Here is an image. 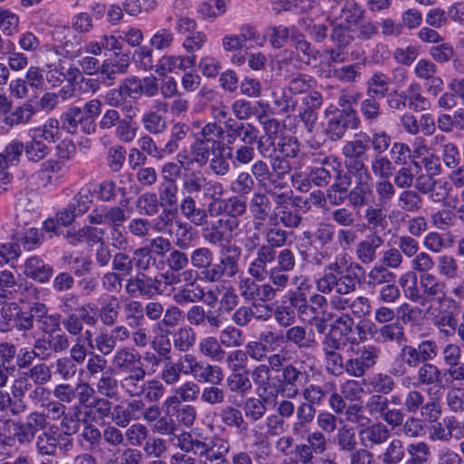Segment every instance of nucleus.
<instances>
[{
	"mask_svg": "<svg viewBox=\"0 0 464 464\" xmlns=\"http://www.w3.org/2000/svg\"><path fill=\"white\" fill-rule=\"evenodd\" d=\"M417 280V276H414L411 285L404 290V295L410 301L425 305L440 295L444 296L446 283L436 275L420 274L419 283Z\"/></svg>",
	"mask_w": 464,
	"mask_h": 464,
	"instance_id": "39448f33",
	"label": "nucleus"
},
{
	"mask_svg": "<svg viewBox=\"0 0 464 464\" xmlns=\"http://www.w3.org/2000/svg\"><path fill=\"white\" fill-rule=\"evenodd\" d=\"M363 383L371 392L379 395H387L395 388L392 376L383 372H376L368 376Z\"/></svg>",
	"mask_w": 464,
	"mask_h": 464,
	"instance_id": "37998d69",
	"label": "nucleus"
},
{
	"mask_svg": "<svg viewBox=\"0 0 464 464\" xmlns=\"http://www.w3.org/2000/svg\"><path fill=\"white\" fill-rule=\"evenodd\" d=\"M361 124V120L354 109L339 111L327 121L326 134L332 141L343 138L348 129L356 130Z\"/></svg>",
	"mask_w": 464,
	"mask_h": 464,
	"instance_id": "1a4fd4ad",
	"label": "nucleus"
},
{
	"mask_svg": "<svg viewBox=\"0 0 464 464\" xmlns=\"http://www.w3.org/2000/svg\"><path fill=\"white\" fill-rule=\"evenodd\" d=\"M334 324L331 326L330 331L328 333H335V336L343 342V344L347 343L355 344L357 343V339L355 337L351 336L353 332L354 321L350 316V314H345L341 316L334 317Z\"/></svg>",
	"mask_w": 464,
	"mask_h": 464,
	"instance_id": "a19ab883",
	"label": "nucleus"
},
{
	"mask_svg": "<svg viewBox=\"0 0 464 464\" xmlns=\"http://www.w3.org/2000/svg\"><path fill=\"white\" fill-rule=\"evenodd\" d=\"M409 459L405 464H429L430 458V448L425 441L410 443L407 446Z\"/></svg>",
	"mask_w": 464,
	"mask_h": 464,
	"instance_id": "338daca9",
	"label": "nucleus"
},
{
	"mask_svg": "<svg viewBox=\"0 0 464 464\" xmlns=\"http://www.w3.org/2000/svg\"><path fill=\"white\" fill-rule=\"evenodd\" d=\"M276 258V251L271 246L261 245L247 266L248 276L256 278L257 281H263L269 271L268 266L272 265Z\"/></svg>",
	"mask_w": 464,
	"mask_h": 464,
	"instance_id": "dca6fc26",
	"label": "nucleus"
},
{
	"mask_svg": "<svg viewBox=\"0 0 464 464\" xmlns=\"http://www.w3.org/2000/svg\"><path fill=\"white\" fill-rule=\"evenodd\" d=\"M176 446L183 452H193L198 455L208 442V437L198 428L182 431L176 436Z\"/></svg>",
	"mask_w": 464,
	"mask_h": 464,
	"instance_id": "aec40b11",
	"label": "nucleus"
},
{
	"mask_svg": "<svg viewBox=\"0 0 464 464\" xmlns=\"http://www.w3.org/2000/svg\"><path fill=\"white\" fill-rule=\"evenodd\" d=\"M28 376L36 384V387L30 394V398H34L43 394L44 388L41 387L52 380L53 372L51 367L44 362H40L30 368Z\"/></svg>",
	"mask_w": 464,
	"mask_h": 464,
	"instance_id": "09e8293b",
	"label": "nucleus"
},
{
	"mask_svg": "<svg viewBox=\"0 0 464 464\" xmlns=\"http://www.w3.org/2000/svg\"><path fill=\"white\" fill-rule=\"evenodd\" d=\"M146 371L143 365H139V368L132 372L126 373L125 376L120 381V385L122 391L132 398H140L141 388L145 382Z\"/></svg>",
	"mask_w": 464,
	"mask_h": 464,
	"instance_id": "473e14b6",
	"label": "nucleus"
},
{
	"mask_svg": "<svg viewBox=\"0 0 464 464\" xmlns=\"http://www.w3.org/2000/svg\"><path fill=\"white\" fill-rule=\"evenodd\" d=\"M180 212L190 223L197 227L208 224V215L204 208H198L191 196H186L179 204Z\"/></svg>",
	"mask_w": 464,
	"mask_h": 464,
	"instance_id": "c9c22d12",
	"label": "nucleus"
},
{
	"mask_svg": "<svg viewBox=\"0 0 464 464\" xmlns=\"http://www.w3.org/2000/svg\"><path fill=\"white\" fill-rule=\"evenodd\" d=\"M391 436L388 427L382 422H375L359 431V438L362 446L372 449L382 445Z\"/></svg>",
	"mask_w": 464,
	"mask_h": 464,
	"instance_id": "bb28decb",
	"label": "nucleus"
},
{
	"mask_svg": "<svg viewBox=\"0 0 464 464\" xmlns=\"http://www.w3.org/2000/svg\"><path fill=\"white\" fill-rule=\"evenodd\" d=\"M28 135L34 136L44 142L54 143L60 139V121L55 118H49L44 125L30 129Z\"/></svg>",
	"mask_w": 464,
	"mask_h": 464,
	"instance_id": "a18cd8bd",
	"label": "nucleus"
},
{
	"mask_svg": "<svg viewBox=\"0 0 464 464\" xmlns=\"http://www.w3.org/2000/svg\"><path fill=\"white\" fill-rule=\"evenodd\" d=\"M62 128L68 132L75 133L79 126L83 132L91 134L96 130V125L93 122L85 121L82 108L78 106H70L61 115Z\"/></svg>",
	"mask_w": 464,
	"mask_h": 464,
	"instance_id": "4be33fe9",
	"label": "nucleus"
},
{
	"mask_svg": "<svg viewBox=\"0 0 464 464\" xmlns=\"http://www.w3.org/2000/svg\"><path fill=\"white\" fill-rule=\"evenodd\" d=\"M129 65V58L126 55L115 54L104 60L100 70L102 83L107 87L113 85L117 75L126 73Z\"/></svg>",
	"mask_w": 464,
	"mask_h": 464,
	"instance_id": "5701e85b",
	"label": "nucleus"
},
{
	"mask_svg": "<svg viewBox=\"0 0 464 464\" xmlns=\"http://www.w3.org/2000/svg\"><path fill=\"white\" fill-rule=\"evenodd\" d=\"M285 177L271 174L261 186L266 194L271 197L274 202L284 203L289 197H293V191L285 180Z\"/></svg>",
	"mask_w": 464,
	"mask_h": 464,
	"instance_id": "c85d7f7f",
	"label": "nucleus"
},
{
	"mask_svg": "<svg viewBox=\"0 0 464 464\" xmlns=\"http://www.w3.org/2000/svg\"><path fill=\"white\" fill-rule=\"evenodd\" d=\"M176 229L174 232V244L182 250L189 249L194 246L197 240V235L193 231L192 227L182 221L175 222Z\"/></svg>",
	"mask_w": 464,
	"mask_h": 464,
	"instance_id": "6e6d98bb",
	"label": "nucleus"
},
{
	"mask_svg": "<svg viewBox=\"0 0 464 464\" xmlns=\"http://www.w3.org/2000/svg\"><path fill=\"white\" fill-rule=\"evenodd\" d=\"M368 150L369 147L365 138L361 137V132L356 134L354 139L345 142L342 149V153L345 159L344 164L365 162Z\"/></svg>",
	"mask_w": 464,
	"mask_h": 464,
	"instance_id": "7c9ffc66",
	"label": "nucleus"
},
{
	"mask_svg": "<svg viewBox=\"0 0 464 464\" xmlns=\"http://www.w3.org/2000/svg\"><path fill=\"white\" fill-rule=\"evenodd\" d=\"M251 382L256 385V392L265 401L276 398L279 388L274 382L272 372L266 363H259L251 371Z\"/></svg>",
	"mask_w": 464,
	"mask_h": 464,
	"instance_id": "4468645a",
	"label": "nucleus"
},
{
	"mask_svg": "<svg viewBox=\"0 0 464 464\" xmlns=\"http://www.w3.org/2000/svg\"><path fill=\"white\" fill-rule=\"evenodd\" d=\"M120 302L114 295H111L102 303L98 310V318L105 326H113L120 315Z\"/></svg>",
	"mask_w": 464,
	"mask_h": 464,
	"instance_id": "13d9d810",
	"label": "nucleus"
},
{
	"mask_svg": "<svg viewBox=\"0 0 464 464\" xmlns=\"http://www.w3.org/2000/svg\"><path fill=\"white\" fill-rule=\"evenodd\" d=\"M230 451V443L221 437H215L208 442L199 454V459L207 464H228L227 455Z\"/></svg>",
	"mask_w": 464,
	"mask_h": 464,
	"instance_id": "412c9836",
	"label": "nucleus"
},
{
	"mask_svg": "<svg viewBox=\"0 0 464 464\" xmlns=\"http://www.w3.org/2000/svg\"><path fill=\"white\" fill-rule=\"evenodd\" d=\"M407 106L410 110L419 112L430 108V102L422 94L421 87L418 82H411L405 90Z\"/></svg>",
	"mask_w": 464,
	"mask_h": 464,
	"instance_id": "3c124183",
	"label": "nucleus"
},
{
	"mask_svg": "<svg viewBox=\"0 0 464 464\" xmlns=\"http://www.w3.org/2000/svg\"><path fill=\"white\" fill-rule=\"evenodd\" d=\"M361 137H364L368 147L372 148L375 155L385 153L392 146V136L385 130H372L370 134L361 132Z\"/></svg>",
	"mask_w": 464,
	"mask_h": 464,
	"instance_id": "603ef678",
	"label": "nucleus"
},
{
	"mask_svg": "<svg viewBox=\"0 0 464 464\" xmlns=\"http://www.w3.org/2000/svg\"><path fill=\"white\" fill-rule=\"evenodd\" d=\"M125 320L129 327H139L144 323V309L140 301L130 299L123 305Z\"/></svg>",
	"mask_w": 464,
	"mask_h": 464,
	"instance_id": "69168bd1",
	"label": "nucleus"
},
{
	"mask_svg": "<svg viewBox=\"0 0 464 464\" xmlns=\"http://www.w3.org/2000/svg\"><path fill=\"white\" fill-rule=\"evenodd\" d=\"M464 303V279L451 284L449 293L444 291V296L438 298V304L445 305L450 310L459 312Z\"/></svg>",
	"mask_w": 464,
	"mask_h": 464,
	"instance_id": "ea45409f",
	"label": "nucleus"
},
{
	"mask_svg": "<svg viewBox=\"0 0 464 464\" xmlns=\"http://www.w3.org/2000/svg\"><path fill=\"white\" fill-rule=\"evenodd\" d=\"M239 224V219L234 217H220L211 224L204 225L201 235L209 245L219 246L224 242H230L232 234L238 228Z\"/></svg>",
	"mask_w": 464,
	"mask_h": 464,
	"instance_id": "6e6552de",
	"label": "nucleus"
},
{
	"mask_svg": "<svg viewBox=\"0 0 464 464\" xmlns=\"http://www.w3.org/2000/svg\"><path fill=\"white\" fill-rule=\"evenodd\" d=\"M293 197H289L284 203L278 204L274 202L276 208L269 217L270 222H281L285 227L296 228L299 227L302 217L297 210H293L289 207L292 203Z\"/></svg>",
	"mask_w": 464,
	"mask_h": 464,
	"instance_id": "cd10ccee",
	"label": "nucleus"
},
{
	"mask_svg": "<svg viewBox=\"0 0 464 464\" xmlns=\"http://www.w3.org/2000/svg\"><path fill=\"white\" fill-rule=\"evenodd\" d=\"M312 161L318 166L309 169L308 179L317 187H326L333 179L338 181L343 177L342 163L335 156H315Z\"/></svg>",
	"mask_w": 464,
	"mask_h": 464,
	"instance_id": "423d86ee",
	"label": "nucleus"
},
{
	"mask_svg": "<svg viewBox=\"0 0 464 464\" xmlns=\"http://www.w3.org/2000/svg\"><path fill=\"white\" fill-rule=\"evenodd\" d=\"M454 312L456 311L440 304L439 306L430 304L425 309V314L432 324L445 337L452 336L458 329V319Z\"/></svg>",
	"mask_w": 464,
	"mask_h": 464,
	"instance_id": "f8f14e48",
	"label": "nucleus"
},
{
	"mask_svg": "<svg viewBox=\"0 0 464 464\" xmlns=\"http://www.w3.org/2000/svg\"><path fill=\"white\" fill-rule=\"evenodd\" d=\"M226 130L228 145L235 143L237 139L244 143L256 144L258 154L263 159L272 158L277 150L276 139L264 134L258 136V129L250 122H237L228 118L226 121Z\"/></svg>",
	"mask_w": 464,
	"mask_h": 464,
	"instance_id": "f03ea898",
	"label": "nucleus"
},
{
	"mask_svg": "<svg viewBox=\"0 0 464 464\" xmlns=\"http://www.w3.org/2000/svg\"><path fill=\"white\" fill-rule=\"evenodd\" d=\"M24 143L19 140H12L0 152V172L5 171L10 166H16L24 152Z\"/></svg>",
	"mask_w": 464,
	"mask_h": 464,
	"instance_id": "49530a36",
	"label": "nucleus"
},
{
	"mask_svg": "<svg viewBox=\"0 0 464 464\" xmlns=\"http://www.w3.org/2000/svg\"><path fill=\"white\" fill-rule=\"evenodd\" d=\"M89 223L93 225L122 226L127 219L125 211L118 206H99L87 216Z\"/></svg>",
	"mask_w": 464,
	"mask_h": 464,
	"instance_id": "a211bd4d",
	"label": "nucleus"
},
{
	"mask_svg": "<svg viewBox=\"0 0 464 464\" xmlns=\"http://www.w3.org/2000/svg\"><path fill=\"white\" fill-rule=\"evenodd\" d=\"M347 199L353 208H362L373 203V184H353V187L347 190Z\"/></svg>",
	"mask_w": 464,
	"mask_h": 464,
	"instance_id": "f704fd0d",
	"label": "nucleus"
},
{
	"mask_svg": "<svg viewBox=\"0 0 464 464\" xmlns=\"http://www.w3.org/2000/svg\"><path fill=\"white\" fill-rule=\"evenodd\" d=\"M205 297V290L200 285H182L173 288V301L179 305L200 302Z\"/></svg>",
	"mask_w": 464,
	"mask_h": 464,
	"instance_id": "e433bc0d",
	"label": "nucleus"
},
{
	"mask_svg": "<svg viewBox=\"0 0 464 464\" xmlns=\"http://www.w3.org/2000/svg\"><path fill=\"white\" fill-rule=\"evenodd\" d=\"M334 389V382H328L323 385L311 383L302 390V397L305 402L316 408L323 404Z\"/></svg>",
	"mask_w": 464,
	"mask_h": 464,
	"instance_id": "79ce46f5",
	"label": "nucleus"
},
{
	"mask_svg": "<svg viewBox=\"0 0 464 464\" xmlns=\"http://www.w3.org/2000/svg\"><path fill=\"white\" fill-rule=\"evenodd\" d=\"M302 304L298 302L296 287L286 292L281 303L274 311L275 321L281 327H289L295 323L296 314L300 317Z\"/></svg>",
	"mask_w": 464,
	"mask_h": 464,
	"instance_id": "9b49d317",
	"label": "nucleus"
},
{
	"mask_svg": "<svg viewBox=\"0 0 464 464\" xmlns=\"http://www.w3.org/2000/svg\"><path fill=\"white\" fill-rule=\"evenodd\" d=\"M241 248L235 244H228L221 250L218 263H211L199 272L200 278L206 283H218L222 278H235L240 272L239 260Z\"/></svg>",
	"mask_w": 464,
	"mask_h": 464,
	"instance_id": "20e7f679",
	"label": "nucleus"
},
{
	"mask_svg": "<svg viewBox=\"0 0 464 464\" xmlns=\"http://www.w3.org/2000/svg\"><path fill=\"white\" fill-rule=\"evenodd\" d=\"M389 91V78L383 72H374L366 82V94L382 99Z\"/></svg>",
	"mask_w": 464,
	"mask_h": 464,
	"instance_id": "052dcab7",
	"label": "nucleus"
},
{
	"mask_svg": "<svg viewBox=\"0 0 464 464\" xmlns=\"http://www.w3.org/2000/svg\"><path fill=\"white\" fill-rule=\"evenodd\" d=\"M397 359L401 361L397 366H392L391 373L394 376L402 375L406 372V367L416 368L422 362L418 352L412 345H403L397 354Z\"/></svg>",
	"mask_w": 464,
	"mask_h": 464,
	"instance_id": "58836bf2",
	"label": "nucleus"
},
{
	"mask_svg": "<svg viewBox=\"0 0 464 464\" xmlns=\"http://www.w3.org/2000/svg\"><path fill=\"white\" fill-rule=\"evenodd\" d=\"M384 239L377 233H371L361 240L355 249L357 259L363 265L373 263L377 258V250L383 245Z\"/></svg>",
	"mask_w": 464,
	"mask_h": 464,
	"instance_id": "a878e982",
	"label": "nucleus"
},
{
	"mask_svg": "<svg viewBox=\"0 0 464 464\" xmlns=\"http://www.w3.org/2000/svg\"><path fill=\"white\" fill-rule=\"evenodd\" d=\"M280 336L273 331L260 334L259 340L250 341L245 346L246 356L257 362L266 361L270 351H274L273 344L280 340Z\"/></svg>",
	"mask_w": 464,
	"mask_h": 464,
	"instance_id": "f3484780",
	"label": "nucleus"
},
{
	"mask_svg": "<svg viewBox=\"0 0 464 464\" xmlns=\"http://www.w3.org/2000/svg\"><path fill=\"white\" fill-rule=\"evenodd\" d=\"M364 9L355 0H343L341 10L331 5L329 15L334 20H341L345 25H355L364 16Z\"/></svg>",
	"mask_w": 464,
	"mask_h": 464,
	"instance_id": "b1692460",
	"label": "nucleus"
},
{
	"mask_svg": "<svg viewBox=\"0 0 464 464\" xmlns=\"http://www.w3.org/2000/svg\"><path fill=\"white\" fill-rule=\"evenodd\" d=\"M365 273L364 268L357 262H349L339 272L325 273L315 282L316 289L322 294L349 295L354 292L361 283V276Z\"/></svg>",
	"mask_w": 464,
	"mask_h": 464,
	"instance_id": "7ed1b4c3",
	"label": "nucleus"
},
{
	"mask_svg": "<svg viewBox=\"0 0 464 464\" xmlns=\"http://www.w3.org/2000/svg\"><path fill=\"white\" fill-rule=\"evenodd\" d=\"M292 38L300 60L309 66H316L319 51L313 47L302 34H297L295 27H292Z\"/></svg>",
	"mask_w": 464,
	"mask_h": 464,
	"instance_id": "4c0bfd02",
	"label": "nucleus"
},
{
	"mask_svg": "<svg viewBox=\"0 0 464 464\" xmlns=\"http://www.w3.org/2000/svg\"><path fill=\"white\" fill-rule=\"evenodd\" d=\"M322 351L326 372L333 376L340 377L344 372L345 362L339 351L343 350L346 345L338 337L335 333H326L322 340Z\"/></svg>",
	"mask_w": 464,
	"mask_h": 464,
	"instance_id": "0eeeda50",
	"label": "nucleus"
},
{
	"mask_svg": "<svg viewBox=\"0 0 464 464\" xmlns=\"http://www.w3.org/2000/svg\"><path fill=\"white\" fill-rule=\"evenodd\" d=\"M378 458L383 464H400L405 458V449L402 440L392 439Z\"/></svg>",
	"mask_w": 464,
	"mask_h": 464,
	"instance_id": "0e129e2a",
	"label": "nucleus"
},
{
	"mask_svg": "<svg viewBox=\"0 0 464 464\" xmlns=\"http://www.w3.org/2000/svg\"><path fill=\"white\" fill-rule=\"evenodd\" d=\"M125 291L132 297L139 295L151 297L148 276L143 273H139L126 279Z\"/></svg>",
	"mask_w": 464,
	"mask_h": 464,
	"instance_id": "680f3d73",
	"label": "nucleus"
},
{
	"mask_svg": "<svg viewBox=\"0 0 464 464\" xmlns=\"http://www.w3.org/2000/svg\"><path fill=\"white\" fill-rule=\"evenodd\" d=\"M169 111V103L161 100H154L152 107L145 111L141 116V124L143 129L154 135H160L163 133L168 124L165 118L160 114L167 113Z\"/></svg>",
	"mask_w": 464,
	"mask_h": 464,
	"instance_id": "2eb2a0df",
	"label": "nucleus"
},
{
	"mask_svg": "<svg viewBox=\"0 0 464 464\" xmlns=\"http://www.w3.org/2000/svg\"><path fill=\"white\" fill-rule=\"evenodd\" d=\"M351 186L350 178L343 175L338 181H334L327 189L325 198L334 206H341L347 198V190Z\"/></svg>",
	"mask_w": 464,
	"mask_h": 464,
	"instance_id": "bf43d9fd",
	"label": "nucleus"
},
{
	"mask_svg": "<svg viewBox=\"0 0 464 464\" xmlns=\"http://www.w3.org/2000/svg\"><path fill=\"white\" fill-rule=\"evenodd\" d=\"M29 137L30 140L24 144V151L29 161L39 162L50 153L51 149L45 142L34 136Z\"/></svg>",
	"mask_w": 464,
	"mask_h": 464,
	"instance_id": "774afa93",
	"label": "nucleus"
},
{
	"mask_svg": "<svg viewBox=\"0 0 464 464\" xmlns=\"http://www.w3.org/2000/svg\"><path fill=\"white\" fill-rule=\"evenodd\" d=\"M271 202L268 195L264 192H255L249 202V211L254 220H266L269 218Z\"/></svg>",
	"mask_w": 464,
	"mask_h": 464,
	"instance_id": "864d4df0",
	"label": "nucleus"
},
{
	"mask_svg": "<svg viewBox=\"0 0 464 464\" xmlns=\"http://www.w3.org/2000/svg\"><path fill=\"white\" fill-rule=\"evenodd\" d=\"M197 341V334L190 326H181L172 334V342L174 348L180 353L190 351Z\"/></svg>",
	"mask_w": 464,
	"mask_h": 464,
	"instance_id": "8fccbe9b",
	"label": "nucleus"
},
{
	"mask_svg": "<svg viewBox=\"0 0 464 464\" xmlns=\"http://www.w3.org/2000/svg\"><path fill=\"white\" fill-rule=\"evenodd\" d=\"M23 274L38 283L45 284L49 282L53 276V268L51 265L46 264L41 257L31 256L24 261L22 266Z\"/></svg>",
	"mask_w": 464,
	"mask_h": 464,
	"instance_id": "393cba45",
	"label": "nucleus"
},
{
	"mask_svg": "<svg viewBox=\"0 0 464 464\" xmlns=\"http://www.w3.org/2000/svg\"><path fill=\"white\" fill-rule=\"evenodd\" d=\"M444 363L449 367L447 374L452 382L464 384V363L460 362L461 348L457 343H448L442 350Z\"/></svg>",
	"mask_w": 464,
	"mask_h": 464,
	"instance_id": "6ab92c4d",
	"label": "nucleus"
},
{
	"mask_svg": "<svg viewBox=\"0 0 464 464\" xmlns=\"http://www.w3.org/2000/svg\"><path fill=\"white\" fill-rule=\"evenodd\" d=\"M189 132L194 139L190 145V162L200 168L208 164L216 150H225L221 139H227L226 124L221 126L217 122L194 120L189 123Z\"/></svg>",
	"mask_w": 464,
	"mask_h": 464,
	"instance_id": "f257e3e1",
	"label": "nucleus"
},
{
	"mask_svg": "<svg viewBox=\"0 0 464 464\" xmlns=\"http://www.w3.org/2000/svg\"><path fill=\"white\" fill-rule=\"evenodd\" d=\"M111 362L116 370L125 374L134 372L139 365H142L140 353L130 347L118 349Z\"/></svg>",
	"mask_w": 464,
	"mask_h": 464,
	"instance_id": "c756f323",
	"label": "nucleus"
},
{
	"mask_svg": "<svg viewBox=\"0 0 464 464\" xmlns=\"http://www.w3.org/2000/svg\"><path fill=\"white\" fill-rule=\"evenodd\" d=\"M292 282L296 285L298 302L302 304L300 318L308 315L309 314H312V317L320 316L321 314L314 304L313 303H309V297L306 294V292L311 289L309 280L303 276H295L293 277Z\"/></svg>",
	"mask_w": 464,
	"mask_h": 464,
	"instance_id": "2f4dec72",
	"label": "nucleus"
},
{
	"mask_svg": "<svg viewBox=\"0 0 464 464\" xmlns=\"http://www.w3.org/2000/svg\"><path fill=\"white\" fill-rule=\"evenodd\" d=\"M423 204L421 196L410 188L403 189L398 196V207L408 213L419 212Z\"/></svg>",
	"mask_w": 464,
	"mask_h": 464,
	"instance_id": "e2e57ef3",
	"label": "nucleus"
},
{
	"mask_svg": "<svg viewBox=\"0 0 464 464\" xmlns=\"http://www.w3.org/2000/svg\"><path fill=\"white\" fill-rule=\"evenodd\" d=\"M193 378L198 382L220 384L224 380V372L219 365L201 361Z\"/></svg>",
	"mask_w": 464,
	"mask_h": 464,
	"instance_id": "de8ad7c7",
	"label": "nucleus"
},
{
	"mask_svg": "<svg viewBox=\"0 0 464 464\" xmlns=\"http://www.w3.org/2000/svg\"><path fill=\"white\" fill-rule=\"evenodd\" d=\"M94 193L93 184L88 183L82 186L69 203L72 212L80 217L85 214L93 202Z\"/></svg>",
	"mask_w": 464,
	"mask_h": 464,
	"instance_id": "c03bdc74",
	"label": "nucleus"
},
{
	"mask_svg": "<svg viewBox=\"0 0 464 464\" xmlns=\"http://www.w3.org/2000/svg\"><path fill=\"white\" fill-rule=\"evenodd\" d=\"M360 112L368 124L377 123L382 114L381 99L366 94L360 102Z\"/></svg>",
	"mask_w": 464,
	"mask_h": 464,
	"instance_id": "5fc2aeb1",
	"label": "nucleus"
},
{
	"mask_svg": "<svg viewBox=\"0 0 464 464\" xmlns=\"http://www.w3.org/2000/svg\"><path fill=\"white\" fill-rule=\"evenodd\" d=\"M308 373L293 363H287L280 372L277 387L287 398H295L306 382Z\"/></svg>",
	"mask_w": 464,
	"mask_h": 464,
	"instance_id": "9d476101",
	"label": "nucleus"
},
{
	"mask_svg": "<svg viewBox=\"0 0 464 464\" xmlns=\"http://www.w3.org/2000/svg\"><path fill=\"white\" fill-rule=\"evenodd\" d=\"M414 75L426 84V89L431 95L437 96L442 90L444 82L437 75L438 66L427 58L420 59L414 65Z\"/></svg>",
	"mask_w": 464,
	"mask_h": 464,
	"instance_id": "ddd939ff",
	"label": "nucleus"
},
{
	"mask_svg": "<svg viewBox=\"0 0 464 464\" xmlns=\"http://www.w3.org/2000/svg\"><path fill=\"white\" fill-rule=\"evenodd\" d=\"M270 97L272 99L274 109L277 113H289L294 111L297 106V100L286 87H273Z\"/></svg>",
	"mask_w": 464,
	"mask_h": 464,
	"instance_id": "72a5a7b5",
	"label": "nucleus"
},
{
	"mask_svg": "<svg viewBox=\"0 0 464 464\" xmlns=\"http://www.w3.org/2000/svg\"><path fill=\"white\" fill-rule=\"evenodd\" d=\"M198 352L203 356L215 362H221L226 356L219 340L215 336H207L198 343Z\"/></svg>",
	"mask_w": 464,
	"mask_h": 464,
	"instance_id": "4d7b16f0",
	"label": "nucleus"
}]
</instances>
